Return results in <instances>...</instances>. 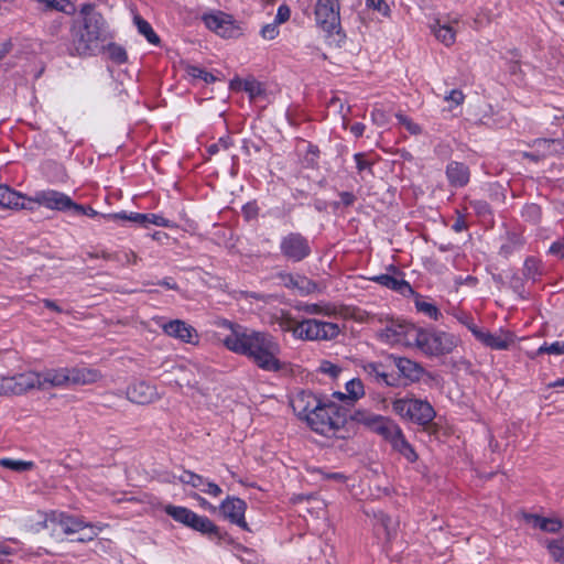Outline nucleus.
Masks as SVG:
<instances>
[{"instance_id": "obj_39", "label": "nucleus", "mask_w": 564, "mask_h": 564, "mask_svg": "<svg viewBox=\"0 0 564 564\" xmlns=\"http://www.w3.org/2000/svg\"><path fill=\"white\" fill-rule=\"evenodd\" d=\"M415 296L414 304L419 312L425 314L426 316L437 319L441 315L438 308L431 302H426L419 294H413Z\"/></svg>"}, {"instance_id": "obj_61", "label": "nucleus", "mask_w": 564, "mask_h": 564, "mask_svg": "<svg viewBox=\"0 0 564 564\" xmlns=\"http://www.w3.org/2000/svg\"><path fill=\"white\" fill-rule=\"evenodd\" d=\"M129 221L138 224V225L147 228V216H145V214H140V213L131 212V213H129Z\"/></svg>"}, {"instance_id": "obj_44", "label": "nucleus", "mask_w": 564, "mask_h": 564, "mask_svg": "<svg viewBox=\"0 0 564 564\" xmlns=\"http://www.w3.org/2000/svg\"><path fill=\"white\" fill-rule=\"evenodd\" d=\"M395 117L399 123L402 124L411 134L419 135L422 133V127L411 118L402 113H397Z\"/></svg>"}, {"instance_id": "obj_2", "label": "nucleus", "mask_w": 564, "mask_h": 564, "mask_svg": "<svg viewBox=\"0 0 564 564\" xmlns=\"http://www.w3.org/2000/svg\"><path fill=\"white\" fill-rule=\"evenodd\" d=\"M88 22V24L72 25L68 48L72 56L86 58L98 56L104 52L105 42L109 40L107 23L98 24L95 20Z\"/></svg>"}, {"instance_id": "obj_54", "label": "nucleus", "mask_w": 564, "mask_h": 564, "mask_svg": "<svg viewBox=\"0 0 564 564\" xmlns=\"http://www.w3.org/2000/svg\"><path fill=\"white\" fill-rule=\"evenodd\" d=\"M319 371L336 378L340 372V368L328 360H322L319 365Z\"/></svg>"}, {"instance_id": "obj_1", "label": "nucleus", "mask_w": 564, "mask_h": 564, "mask_svg": "<svg viewBox=\"0 0 564 564\" xmlns=\"http://www.w3.org/2000/svg\"><path fill=\"white\" fill-rule=\"evenodd\" d=\"M216 325L229 330V334L223 338V344L227 349L246 356L264 371L275 372L282 369L281 346L273 335L249 329L228 319H219Z\"/></svg>"}, {"instance_id": "obj_57", "label": "nucleus", "mask_w": 564, "mask_h": 564, "mask_svg": "<svg viewBox=\"0 0 564 564\" xmlns=\"http://www.w3.org/2000/svg\"><path fill=\"white\" fill-rule=\"evenodd\" d=\"M465 96L459 89H452L446 96L445 100L452 102L455 107L464 102Z\"/></svg>"}, {"instance_id": "obj_45", "label": "nucleus", "mask_w": 564, "mask_h": 564, "mask_svg": "<svg viewBox=\"0 0 564 564\" xmlns=\"http://www.w3.org/2000/svg\"><path fill=\"white\" fill-rule=\"evenodd\" d=\"M375 517L378 520V523L384 529L387 536H390L391 533L395 531L397 522L392 520L389 516L383 513L382 511H378L375 513Z\"/></svg>"}, {"instance_id": "obj_47", "label": "nucleus", "mask_w": 564, "mask_h": 564, "mask_svg": "<svg viewBox=\"0 0 564 564\" xmlns=\"http://www.w3.org/2000/svg\"><path fill=\"white\" fill-rule=\"evenodd\" d=\"M354 159L359 174H364L365 172L372 174V161H369L365 154L357 153L354 155Z\"/></svg>"}, {"instance_id": "obj_6", "label": "nucleus", "mask_w": 564, "mask_h": 564, "mask_svg": "<svg viewBox=\"0 0 564 564\" xmlns=\"http://www.w3.org/2000/svg\"><path fill=\"white\" fill-rule=\"evenodd\" d=\"M306 422L316 433L334 437L339 436L345 416L335 404H319Z\"/></svg>"}, {"instance_id": "obj_7", "label": "nucleus", "mask_w": 564, "mask_h": 564, "mask_svg": "<svg viewBox=\"0 0 564 564\" xmlns=\"http://www.w3.org/2000/svg\"><path fill=\"white\" fill-rule=\"evenodd\" d=\"M420 339L416 347L429 356H444L452 354L460 344L458 336L441 330L420 328Z\"/></svg>"}, {"instance_id": "obj_40", "label": "nucleus", "mask_w": 564, "mask_h": 564, "mask_svg": "<svg viewBox=\"0 0 564 564\" xmlns=\"http://www.w3.org/2000/svg\"><path fill=\"white\" fill-rule=\"evenodd\" d=\"M0 466L11 469L17 473H22L26 470H31L33 468L32 460H21V459H11V458H1Z\"/></svg>"}, {"instance_id": "obj_10", "label": "nucleus", "mask_w": 564, "mask_h": 564, "mask_svg": "<svg viewBox=\"0 0 564 564\" xmlns=\"http://www.w3.org/2000/svg\"><path fill=\"white\" fill-rule=\"evenodd\" d=\"M164 511L175 521L204 534H217L218 532L217 527L212 520L207 517L199 516L185 507L167 505L164 507Z\"/></svg>"}, {"instance_id": "obj_5", "label": "nucleus", "mask_w": 564, "mask_h": 564, "mask_svg": "<svg viewBox=\"0 0 564 564\" xmlns=\"http://www.w3.org/2000/svg\"><path fill=\"white\" fill-rule=\"evenodd\" d=\"M101 378V373L93 368H62L37 373V386H85L93 384Z\"/></svg>"}, {"instance_id": "obj_23", "label": "nucleus", "mask_w": 564, "mask_h": 564, "mask_svg": "<svg viewBox=\"0 0 564 564\" xmlns=\"http://www.w3.org/2000/svg\"><path fill=\"white\" fill-rule=\"evenodd\" d=\"M32 388L33 379L31 376L19 375L0 378V395L20 394Z\"/></svg>"}, {"instance_id": "obj_43", "label": "nucleus", "mask_w": 564, "mask_h": 564, "mask_svg": "<svg viewBox=\"0 0 564 564\" xmlns=\"http://www.w3.org/2000/svg\"><path fill=\"white\" fill-rule=\"evenodd\" d=\"M366 7L378 12L383 18L391 17V8L386 0H366Z\"/></svg>"}, {"instance_id": "obj_13", "label": "nucleus", "mask_w": 564, "mask_h": 564, "mask_svg": "<svg viewBox=\"0 0 564 564\" xmlns=\"http://www.w3.org/2000/svg\"><path fill=\"white\" fill-rule=\"evenodd\" d=\"M205 25L225 39H236L241 35L240 26L234 19L224 12L208 13L203 17Z\"/></svg>"}, {"instance_id": "obj_18", "label": "nucleus", "mask_w": 564, "mask_h": 564, "mask_svg": "<svg viewBox=\"0 0 564 564\" xmlns=\"http://www.w3.org/2000/svg\"><path fill=\"white\" fill-rule=\"evenodd\" d=\"M296 310L307 315H321L329 318H336L345 315V310L341 305L327 301L300 303L296 305Z\"/></svg>"}, {"instance_id": "obj_49", "label": "nucleus", "mask_w": 564, "mask_h": 564, "mask_svg": "<svg viewBox=\"0 0 564 564\" xmlns=\"http://www.w3.org/2000/svg\"><path fill=\"white\" fill-rule=\"evenodd\" d=\"M187 75L192 78L203 79L205 83H212L215 80L214 75L196 66H189L187 68Z\"/></svg>"}, {"instance_id": "obj_9", "label": "nucleus", "mask_w": 564, "mask_h": 564, "mask_svg": "<svg viewBox=\"0 0 564 564\" xmlns=\"http://www.w3.org/2000/svg\"><path fill=\"white\" fill-rule=\"evenodd\" d=\"M420 327L401 321H390L380 329L378 337L388 345L416 346Z\"/></svg>"}, {"instance_id": "obj_35", "label": "nucleus", "mask_w": 564, "mask_h": 564, "mask_svg": "<svg viewBox=\"0 0 564 564\" xmlns=\"http://www.w3.org/2000/svg\"><path fill=\"white\" fill-rule=\"evenodd\" d=\"M101 54H107L108 58L117 64H122L127 61V52L126 50L109 40L105 42L104 52Z\"/></svg>"}, {"instance_id": "obj_36", "label": "nucleus", "mask_w": 564, "mask_h": 564, "mask_svg": "<svg viewBox=\"0 0 564 564\" xmlns=\"http://www.w3.org/2000/svg\"><path fill=\"white\" fill-rule=\"evenodd\" d=\"M133 21L138 28L139 33L142 34L148 40L149 43L153 45L160 43V37L156 35V33L154 32V30L152 29L151 24L148 21L142 19L140 15H135Z\"/></svg>"}, {"instance_id": "obj_24", "label": "nucleus", "mask_w": 564, "mask_h": 564, "mask_svg": "<svg viewBox=\"0 0 564 564\" xmlns=\"http://www.w3.org/2000/svg\"><path fill=\"white\" fill-rule=\"evenodd\" d=\"M128 399L138 404H148L158 399L156 389L144 382H135L127 389Z\"/></svg>"}, {"instance_id": "obj_51", "label": "nucleus", "mask_w": 564, "mask_h": 564, "mask_svg": "<svg viewBox=\"0 0 564 564\" xmlns=\"http://www.w3.org/2000/svg\"><path fill=\"white\" fill-rule=\"evenodd\" d=\"M242 89L250 95L251 98L259 96L262 93V88L259 82L256 79H246L242 84Z\"/></svg>"}, {"instance_id": "obj_12", "label": "nucleus", "mask_w": 564, "mask_h": 564, "mask_svg": "<svg viewBox=\"0 0 564 564\" xmlns=\"http://www.w3.org/2000/svg\"><path fill=\"white\" fill-rule=\"evenodd\" d=\"M314 15L316 24L323 31L335 32L340 26L339 0H316Z\"/></svg>"}, {"instance_id": "obj_63", "label": "nucleus", "mask_w": 564, "mask_h": 564, "mask_svg": "<svg viewBox=\"0 0 564 564\" xmlns=\"http://www.w3.org/2000/svg\"><path fill=\"white\" fill-rule=\"evenodd\" d=\"M13 48L12 40H6L0 43V62L9 54L11 53Z\"/></svg>"}, {"instance_id": "obj_41", "label": "nucleus", "mask_w": 564, "mask_h": 564, "mask_svg": "<svg viewBox=\"0 0 564 564\" xmlns=\"http://www.w3.org/2000/svg\"><path fill=\"white\" fill-rule=\"evenodd\" d=\"M177 479L185 485H189L194 488H198L202 491V488L205 485L206 478L200 475L194 474L192 471L185 470L183 471Z\"/></svg>"}, {"instance_id": "obj_28", "label": "nucleus", "mask_w": 564, "mask_h": 564, "mask_svg": "<svg viewBox=\"0 0 564 564\" xmlns=\"http://www.w3.org/2000/svg\"><path fill=\"white\" fill-rule=\"evenodd\" d=\"M477 339L489 348L503 350L513 343V335L502 329L498 333L485 330L484 334H477Z\"/></svg>"}, {"instance_id": "obj_64", "label": "nucleus", "mask_w": 564, "mask_h": 564, "mask_svg": "<svg viewBox=\"0 0 564 564\" xmlns=\"http://www.w3.org/2000/svg\"><path fill=\"white\" fill-rule=\"evenodd\" d=\"M365 129H366V127H365V124H364V123H361V122H356V123H354V124L350 127V132H351L355 137L359 138V137H361V135L364 134Z\"/></svg>"}, {"instance_id": "obj_33", "label": "nucleus", "mask_w": 564, "mask_h": 564, "mask_svg": "<svg viewBox=\"0 0 564 564\" xmlns=\"http://www.w3.org/2000/svg\"><path fill=\"white\" fill-rule=\"evenodd\" d=\"M79 15L82 17V20L78 22H75L76 24H88V21H97L98 24L106 23L104 17L101 13L96 11V6L91 2L83 3L78 10Z\"/></svg>"}, {"instance_id": "obj_53", "label": "nucleus", "mask_w": 564, "mask_h": 564, "mask_svg": "<svg viewBox=\"0 0 564 564\" xmlns=\"http://www.w3.org/2000/svg\"><path fill=\"white\" fill-rule=\"evenodd\" d=\"M371 120L375 124L383 127L388 123L389 115L381 108H375L371 112Z\"/></svg>"}, {"instance_id": "obj_20", "label": "nucleus", "mask_w": 564, "mask_h": 564, "mask_svg": "<svg viewBox=\"0 0 564 564\" xmlns=\"http://www.w3.org/2000/svg\"><path fill=\"white\" fill-rule=\"evenodd\" d=\"M321 401L308 391H301L291 399V406L294 413L302 420L307 421L308 416L316 411Z\"/></svg>"}, {"instance_id": "obj_32", "label": "nucleus", "mask_w": 564, "mask_h": 564, "mask_svg": "<svg viewBox=\"0 0 564 564\" xmlns=\"http://www.w3.org/2000/svg\"><path fill=\"white\" fill-rule=\"evenodd\" d=\"M346 392H335L338 400H348L354 403L365 395V387L360 379L354 378L345 386Z\"/></svg>"}, {"instance_id": "obj_4", "label": "nucleus", "mask_w": 564, "mask_h": 564, "mask_svg": "<svg viewBox=\"0 0 564 564\" xmlns=\"http://www.w3.org/2000/svg\"><path fill=\"white\" fill-rule=\"evenodd\" d=\"M85 528L90 529V534L87 535V539H91L100 531V528L86 524L84 521L67 517L62 512L51 511L37 514V533H41L43 539L50 538L58 541L65 534L79 532Z\"/></svg>"}, {"instance_id": "obj_42", "label": "nucleus", "mask_w": 564, "mask_h": 564, "mask_svg": "<svg viewBox=\"0 0 564 564\" xmlns=\"http://www.w3.org/2000/svg\"><path fill=\"white\" fill-rule=\"evenodd\" d=\"M295 289L302 294H311L318 291L317 284L303 275H295Z\"/></svg>"}, {"instance_id": "obj_34", "label": "nucleus", "mask_w": 564, "mask_h": 564, "mask_svg": "<svg viewBox=\"0 0 564 564\" xmlns=\"http://www.w3.org/2000/svg\"><path fill=\"white\" fill-rule=\"evenodd\" d=\"M544 546L553 561L564 564V535L545 540Z\"/></svg>"}, {"instance_id": "obj_17", "label": "nucleus", "mask_w": 564, "mask_h": 564, "mask_svg": "<svg viewBox=\"0 0 564 564\" xmlns=\"http://www.w3.org/2000/svg\"><path fill=\"white\" fill-rule=\"evenodd\" d=\"M382 436L391 443L394 449L400 452L409 462H415L417 456L412 446L404 438L401 429L394 423L391 422L388 427H386Z\"/></svg>"}, {"instance_id": "obj_22", "label": "nucleus", "mask_w": 564, "mask_h": 564, "mask_svg": "<svg viewBox=\"0 0 564 564\" xmlns=\"http://www.w3.org/2000/svg\"><path fill=\"white\" fill-rule=\"evenodd\" d=\"M37 205L53 210L65 212L72 209L73 200L64 193L48 189L37 193Z\"/></svg>"}, {"instance_id": "obj_48", "label": "nucleus", "mask_w": 564, "mask_h": 564, "mask_svg": "<svg viewBox=\"0 0 564 564\" xmlns=\"http://www.w3.org/2000/svg\"><path fill=\"white\" fill-rule=\"evenodd\" d=\"M523 274L532 280H535L538 275H540L539 262L533 259H527L524 262Z\"/></svg>"}, {"instance_id": "obj_62", "label": "nucleus", "mask_w": 564, "mask_h": 564, "mask_svg": "<svg viewBox=\"0 0 564 564\" xmlns=\"http://www.w3.org/2000/svg\"><path fill=\"white\" fill-rule=\"evenodd\" d=\"M102 217L109 221H117V220H128L129 221V213H127V212L105 214V215H102Z\"/></svg>"}, {"instance_id": "obj_3", "label": "nucleus", "mask_w": 564, "mask_h": 564, "mask_svg": "<svg viewBox=\"0 0 564 564\" xmlns=\"http://www.w3.org/2000/svg\"><path fill=\"white\" fill-rule=\"evenodd\" d=\"M279 326L283 332L291 333L295 339L306 341H329L341 333L337 323L318 318L297 321L291 315L282 316Z\"/></svg>"}, {"instance_id": "obj_27", "label": "nucleus", "mask_w": 564, "mask_h": 564, "mask_svg": "<svg viewBox=\"0 0 564 564\" xmlns=\"http://www.w3.org/2000/svg\"><path fill=\"white\" fill-rule=\"evenodd\" d=\"M32 199L28 198L7 185L0 184V206L10 209H24L30 207Z\"/></svg>"}, {"instance_id": "obj_56", "label": "nucleus", "mask_w": 564, "mask_h": 564, "mask_svg": "<svg viewBox=\"0 0 564 564\" xmlns=\"http://www.w3.org/2000/svg\"><path fill=\"white\" fill-rule=\"evenodd\" d=\"M147 216V227L149 225H155V226H161V227H170V220L160 216V215H156V214H145Z\"/></svg>"}, {"instance_id": "obj_21", "label": "nucleus", "mask_w": 564, "mask_h": 564, "mask_svg": "<svg viewBox=\"0 0 564 564\" xmlns=\"http://www.w3.org/2000/svg\"><path fill=\"white\" fill-rule=\"evenodd\" d=\"M359 367L376 382H382L389 387L397 384V379L387 371V368L390 367L387 359L384 362L361 360Z\"/></svg>"}, {"instance_id": "obj_50", "label": "nucleus", "mask_w": 564, "mask_h": 564, "mask_svg": "<svg viewBox=\"0 0 564 564\" xmlns=\"http://www.w3.org/2000/svg\"><path fill=\"white\" fill-rule=\"evenodd\" d=\"M523 217H525L528 220L532 223H536L541 218V209L535 204H529L523 207L522 210Z\"/></svg>"}, {"instance_id": "obj_37", "label": "nucleus", "mask_w": 564, "mask_h": 564, "mask_svg": "<svg viewBox=\"0 0 564 564\" xmlns=\"http://www.w3.org/2000/svg\"><path fill=\"white\" fill-rule=\"evenodd\" d=\"M45 6L46 9L56 10L66 14H73L76 8L69 0H37Z\"/></svg>"}, {"instance_id": "obj_55", "label": "nucleus", "mask_w": 564, "mask_h": 564, "mask_svg": "<svg viewBox=\"0 0 564 564\" xmlns=\"http://www.w3.org/2000/svg\"><path fill=\"white\" fill-rule=\"evenodd\" d=\"M72 214L74 215H86L88 217H96L98 216V212L93 209L91 207H85L83 205H78L76 203L73 202V205H72V209H70Z\"/></svg>"}, {"instance_id": "obj_15", "label": "nucleus", "mask_w": 564, "mask_h": 564, "mask_svg": "<svg viewBox=\"0 0 564 564\" xmlns=\"http://www.w3.org/2000/svg\"><path fill=\"white\" fill-rule=\"evenodd\" d=\"M246 509V502L237 497H227L219 506L221 516L242 529H247V522L245 520Z\"/></svg>"}, {"instance_id": "obj_58", "label": "nucleus", "mask_w": 564, "mask_h": 564, "mask_svg": "<svg viewBox=\"0 0 564 564\" xmlns=\"http://www.w3.org/2000/svg\"><path fill=\"white\" fill-rule=\"evenodd\" d=\"M202 492L216 498L221 495L223 490L217 484L206 479L205 485L202 488Z\"/></svg>"}, {"instance_id": "obj_29", "label": "nucleus", "mask_w": 564, "mask_h": 564, "mask_svg": "<svg viewBox=\"0 0 564 564\" xmlns=\"http://www.w3.org/2000/svg\"><path fill=\"white\" fill-rule=\"evenodd\" d=\"M522 517L528 524L547 533H557L564 529V522L558 518H545L533 513H523Z\"/></svg>"}, {"instance_id": "obj_46", "label": "nucleus", "mask_w": 564, "mask_h": 564, "mask_svg": "<svg viewBox=\"0 0 564 564\" xmlns=\"http://www.w3.org/2000/svg\"><path fill=\"white\" fill-rule=\"evenodd\" d=\"M538 355H564V341H554L552 344H543L536 351Z\"/></svg>"}, {"instance_id": "obj_14", "label": "nucleus", "mask_w": 564, "mask_h": 564, "mask_svg": "<svg viewBox=\"0 0 564 564\" xmlns=\"http://www.w3.org/2000/svg\"><path fill=\"white\" fill-rule=\"evenodd\" d=\"M281 252L292 261H301L311 253L308 241L300 234L291 232L281 240Z\"/></svg>"}, {"instance_id": "obj_8", "label": "nucleus", "mask_w": 564, "mask_h": 564, "mask_svg": "<svg viewBox=\"0 0 564 564\" xmlns=\"http://www.w3.org/2000/svg\"><path fill=\"white\" fill-rule=\"evenodd\" d=\"M392 411L401 419L420 425L429 424L435 416V411L427 401L411 398L392 401Z\"/></svg>"}, {"instance_id": "obj_30", "label": "nucleus", "mask_w": 564, "mask_h": 564, "mask_svg": "<svg viewBox=\"0 0 564 564\" xmlns=\"http://www.w3.org/2000/svg\"><path fill=\"white\" fill-rule=\"evenodd\" d=\"M376 283L400 293L403 296L413 295L414 291L409 282L390 274H380L371 278Z\"/></svg>"}, {"instance_id": "obj_19", "label": "nucleus", "mask_w": 564, "mask_h": 564, "mask_svg": "<svg viewBox=\"0 0 564 564\" xmlns=\"http://www.w3.org/2000/svg\"><path fill=\"white\" fill-rule=\"evenodd\" d=\"M458 18L448 20L437 18L430 23L429 28L438 42L445 46H451L456 41V30L454 25L458 24Z\"/></svg>"}, {"instance_id": "obj_60", "label": "nucleus", "mask_w": 564, "mask_h": 564, "mask_svg": "<svg viewBox=\"0 0 564 564\" xmlns=\"http://www.w3.org/2000/svg\"><path fill=\"white\" fill-rule=\"evenodd\" d=\"M549 252L553 256H557L561 259H564V242L555 241L551 245Z\"/></svg>"}, {"instance_id": "obj_11", "label": "nucleus", "mask_w": 564, "mask_h": 564, "mask_svg": "<svg viewBox=\"0 0 564 564\" xmlns=\"http://www.w3.org/2000/svg\"><path fill=\"white\" fill-rule=\"evenodd\" d=\"M554 138H541L534 140L530 144V150L521 153L522 158L531 160L535 163L544 160L551 155L561 153L564 151V128L561 133H553Z\"/></svg>"}, {"instance_id": "obj_59", "label": "nucleus", "mask_w": 564, "mask_h": 564, "mask_svg": "<svg viewBox=\"0 0 564 564\" xmlns=\"http://www.w3.org/2000/svg\"><path fill=\"white\" fill-rule=\"evenodd\" d=\"M290 15H291L290 8L288 6H280L278 8V12H276L274 22L276 24L284 23L290 19Z\"/></svg>"}, {"instance_id": "obj_26", "label": "nucleus", "mask_w": 564, "mask_h": 564, "mask_svg": "<svg viewBox=\"0 0 564 564\" xmlns=\"http://www.w3.org/2000/svg\"><path fill=\"white\" fill-rule=\"evenodd\" d=\"M387 361L390 367H397L400 375L411 381L420 380L423 373V368L411 359L390 355L387 357Z\"/></svg>"}, {"instance_id": "obj_16", "label": "nucleus", "mask_w": 564, "mask_h": 564, "mask_svg": "<svg viewBox=\"0 0 564 564\" xmlns=\"http://www.w3.org/2000/svg\"><path fill=\"white\" fill-rule=\"evenodd\" d=\"M162 328L169 336L186 344H198V333L189 324L181 319H174L162 324Z\"/></svg>"}, {"instance_id": "obj_52", "label": "nucleus", "mask_w": 564, "mask_h": 564, "mask_svg": "<svg viewBox=\"0 0 564 564\" xmlns=\"http://www.w3.org/2000/svg\"><path fill=\"white\" fill-rule=\"evenodd\" d=\"M279 33V24L275 22L263 25L260 31L262 39L268 41L274 40Z\"/></svg>"}, {"instance_id": "obj_38", "label": "nucleus", "mask_w": 564, "mask_h": 564, "mask_svg": "<svg viewBox=\"0 0 564 564\" xmlns=\"http://www.w3.org/2000/svg\"><path fill=\"white\" fill-rule=\"evenodd\" d=\"M138 260V254L131 249L121 248L113 251V261L118 262L122 267L137 264Z\"/></svg>"}, {"instance_id": "obj_31", "label": "nucleus", "mask_w": 564, "mask_h": 564, "mask_svg": "<svg viewBox=\"0 0 564 564\" xmlns=\"http://www.w3.org/2000/svg\"><path fill=\"white\" fill-rule=\"evenodd\" d=\"M446 175L451 185L456 187H463L469 181L468 167L459 162L449 163L446 167Z\"/></svg>"}, {"instance_id": "obj_25", "label": "nucleus", "mask_w": 564, "mask_h": 564, "mask_svg": "<svg viewBox=\"0 0 564 564\" xmlns=\"http://www.w3.org/2000/svg\"><path fill=\"white\" fill-rule=\"evenodd\" d=\"M352 417L357 423L362 424L364 426L377 432L380 435L384 433L386 427H388V425L392 422L382 415L369 412L367 410H357Z\"/></svg>"}]
</instances>
